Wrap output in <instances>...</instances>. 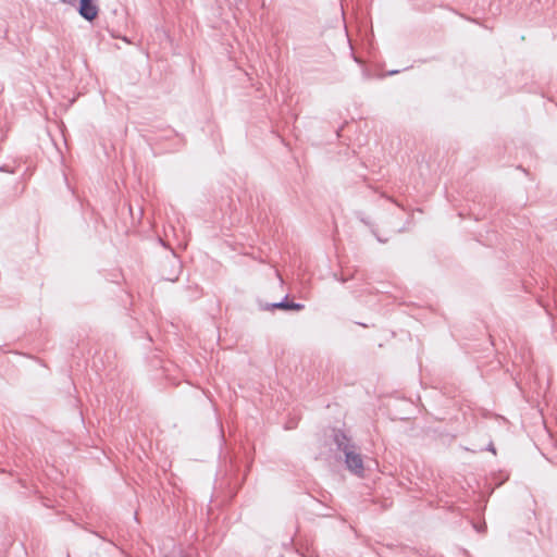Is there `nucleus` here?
I'll return each instance as SVG.
<instances>
[{
    "instance_id": "f257e3e1",
    "label": "nucleus",
    "mask_w": 557,
    "mask_h": 557,
    "mask_svg": "<svg viewBox=\"0 0 557 557\" xmlns=\"http://www.w3.org/2000/svg\"><path fill=\"white\" fill-rule=\"evenodd\" d=\"M258 306H259V309L262 311H273V310L280 309V310H284V311L298 312L305 308L304 304L290 300L287 295L281 301H277V302H263L261 300H258Z\"/></svg>"
},
{
    "instance_id": "f03ea898",
    "label": "nucleus",
    "mask_w": 557,
    "mask_h": 557,
    "mask_svg": "<svg viewBox=\"0 0 557 557\" xmlns=\"http://www.w3.org/2000/svg\"><path fill=\"white\" fill-rule=\"evenodd\" d=\"M239 471H240L239 466L236 463L235 460L231 459L230 460V479H228L227 484H228V488H230L232 497H234L236 495V493L243 486L245 479H246V474L242 475L239 473Z\"/></svg>"
},
{
    "instance_id": "7ed1b4c3",
    "label": "nucleus",
    "mask_w": 557,
    "mask_h": 557,
    "mask_svg": "<svg viewBox=\"0 0 557 557\" xmlns=\"http://www.w3.org/2000/svg\"><path fill=\"white\" fill-rule=\"evenodd\" d=\"M77 11L87 22H94L99 14V7L95 0H79Z\"/></svg>"
},
{
    "instance_id": "20e7f679",
    "label": "nucleus",
    "mask_w": 557,
    "mask_h": 557,
    "mask_svg": "<svg viewBox=\"0 0 557 557\" xmlns=\"http://www.w3.org/2000/svg\"><path fill=\"white\" fill-rule=\"evenodd\" d=\"M345 463L348 470H350L355 474H360L363 472V460L361 455L356 453L355 447L350 450H347L345 454Z\"/></svg>"
},
{
    "instance_id": "39448f33",
    "label": "nucleus",
    "mask_w": 557,
    "mask_h": 557,
    "mask_svg": "<svg viewBox=\"0 0 557 557\" xmlns=\"http://www.w3.org/2000/svg\"><path fill=\"white\" fill-rule=\"evenodd\" d=\"M332 437L333 444L336 446L337 450L344 454L355 447L350 437H348L347 434L341 429H334Z\"/></svg>"
},
{
    "instance_id": "423d86ee",
    "label": "nucleus",
    "mask_w": 557,
    "mask_h": 557,
    "mask_svg": "<svg viewBox=\"0 0 557 557\" xmlns=\"http://www.w3.org/2000/svg\"><path fill=\"white\" fill-rule=\"evenodd\" d=\"M356 216L366 225L368 226H372L370 220L362 213V212H357L356 213Z\"/></svg>"
},
{
    "instance_id": "0eeeda50",
    "label": "nucleus",
    "mask_w": 557,
    "mask_h": 557,
    "mask_svg": "<svg viewBox=\"0 0 557 557\" xmlns=\"http://www.w3.org/2000/svg\"><path fill=\"white\" fill-rule=\"evenodd\" d=\"M472 525L479 533H483L486 530V524L484 522L482 524H478V523L473 522Z\"/></svg>"
},
{
    "instance_id": "6e6552de",
    "label": "nucleus",
    "mask_w": 557,
    "mask_h": 557,
    "mask_svg": "<svg viewBox=\"0 0 557 557\" xmlns=\"http://www.w3.org/2000/svg\"><path fill=\"white\" fill-rule=\"evenodd\" d=\"M40 499H41V504H42L45 507H47V508L51 507V500H50V499H48V498H46V497H42V496H40Z\"/></svg>"
},
{
    "instance_id": "1a4fd4ad",
    "label": "nucleus",
    "mask_w": 557,
    "mask_h": 557,
    "mask_svg": "<svg viewBox=\"0 0 557 557\" xmlns=\"http://www.w3.org/2000/svg\"><path fill=\"white\" fill-rule=\"evenodd\" d=\"M0 172L14 173V170L10 169L9 165L3 164L0 166Z\"/></svg>"
},
{
    "instance_id": "9d476101",
    "label": "nucleus",
    "mask_w": 557,
    "mask_h": 557,
    "mask_svg": "<svg viewBox=\"0 0 557 557\" xmlns=\"http://www.w3.org/2000/svg\"><path fill=\"white\" fill-rule=\"evenodd\" d=\"M485 450H488V451H491L493 454H496L495 446H494V444L492 442L486 446Z\"/></svg>"
},
{
    "instance_id": "9b49d317",
    "label": "nucleus",
    "mask_w": 557,
    "mask_h": 557,
    "mask_svg": "<svg viewBox=\"0 0 557 557\" xmlns=\"http://www.w3.org/2000/svg\"><path fill=\"white\" fill-rule=\"evenodd\" d=\"M371 232H372V234L376 237V239H377L380 243H386V239L381 238V237L376 234V232H375V230H374L373 227H371Z\"/></svg>"
},
{
    "instance_id": "f8f14e48",
    "label": "nucleus",
    "mask_w": 557,
    "mask_h": 557,
    "mask_svg": "<svg viewBox=\"0 0 557 557\" xmlns=\"http://www.w3.org/2000/svg\"><path fill=\"white\" fill-rule=\"evenodd\" d=\"M294 428H296V423H295V422H289V423H286V424H285V429H286V430H292V429H294Z\"/></svg>"
},
{
    "instance_id": "ddd939ff",
    "label": "nucleus",
    "mask_w": 557,
    "mask_h": 557,
    "mask_svg": "<svg viewBox=\"0 0 557 557\" xmlns=\"http://www.w3.org/2000/svg\"><path fill=\"white\" fill-rule=\"evenodd\" d=\"M60 1L65 4H70V5H75V3H76V0H60Z\"/></svg>"
},
{
    "instance_id": "4468645a",
    "label": "nucleus",
    "mask_w": 557,
    "mask_h": 557,
    "mask_svg": "<svg viewBox=\"0 0 557 557\" xmlns=\"http://www.w3.org/2000/svg\"><path fill=\"white\" fill-rule=\"evenodd\" d=\"M397 73H399V71H398V70L391 71V72H389V75H394V74H397Z\"/></svg>"
}]
</instances>
